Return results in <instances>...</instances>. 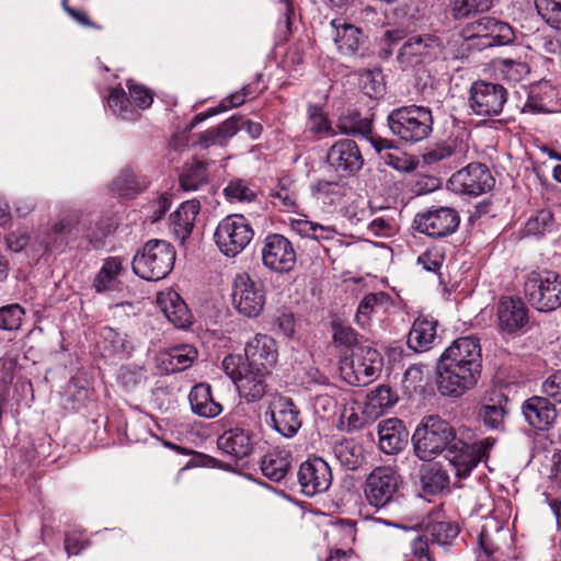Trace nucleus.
<instances>
[{
    "label": "nucleus",
    "instance_id": "58",
    "mask_svg": "<svg viewBox=\"0 0 561 561\" xmlns=\"http://www.w3.org/2000/svg\"><path fill=\"white\" fill-rule=\"evenodd\" d=\"M397 401V397L388 386L377 387L370 394V402L379 408H390Z\"/></svg>",
    "mask_w": 561,
    "mask_h": 561
},
{
    "label": "nucleus",
    "instance_id": "17",
    "mask_svg": "<svg viewBox=\"0 0 561 561\" xmlns=\"http://www.w3.org/2000/svg\"><path fill=\"white\" fill-rule=\"evenodd\" d=\"M327 161L340 176L355 175L364 165V158L352 139L336 140L328 150Z\"/></svg>",
    "mask_w": 561,
    "mask_h": 561
},
{
    "label": "nucleus",
    "instance_id": "60",
    "mask_svg": "<svg viewBox=\"0 0 561 561\" xmlns=\"http://www.w3.org/2000/svg\"><path fill=\"white\" fill-rule=\"evenodd\" d=\"M241 117H230L224 123H221L217 128H215L214 135H219L221 142L225 145L226 141L234 136L238 130L241 128L240 122Z\"/></svg>",
    "mask_w": 561,
    "mask_h": 561
},
{
    "label": "nucleus",
    "instance_id": "22",
    "mask_svg": "<svg viewBox=\"0 0 561 561\" xmlns=\"http://www.w3.org/2000/svg\"><path fill=\"white\" fill-rule=\"evenodd\" d=\"M438 362L462 367L473 364L477 365V368H482V353L479 339L472 335L456 339L440 354Z\"/></svg>",
    "mask_w": 561,
    "mask_h": 561
},
{
    "label": "nucleus",
    "instance_id": "13",
    "mask_svg": "<svg viewBox=\"0 0 561 561\" xmlns=\"http://www.w3.org/2000/svg\"><path fill=\"white\" fill-rule=\"evenodd\" d=\"M232 304L245 317L259 316L265 304L262 284L245 273L238 274L232 285Z\"/></svg>",
    "mask_w": 561,
    "mask_h": 561
},
{
    "label": "nucleus",
    "instance_id": "63",
    "mask_svg": "<svg viewBox=\"0 0 561 561\" xmlns=\"http://www.w3.org/2000/svg\"><path fill=\"white\" fill-rule=\"evenodd\" d=\"M64 546L68 556H77L88 546V541L82 538L81 533L69 531L65 535Z\"/></svg>",
    "mask_w": 561,
    "mask_h": 561
},
{
    "label": "nucleus",
    "instance_id": "57",
    "mask_svg": "<svg viewBox=\"0 0 561 561\" xmlns=\"http://www.w3.org/2000/svg\"><path fill=\"white\" fill-rule=\"evenodd\" d=\"M541 390L547 397L561 403V370L549 375L542 382Z\"/></svg>",
    "mask_w": 561,
    "mask_h": 561
},
{
    "label": "nucleus",
    "instance_id": "30",
    "mask_svg": "<svg viewBox=\"0 0 561 561\" xmlns=\"http://www.w3.org/2000/svg\"><path fill=\"white\" fill-rule=\"evenodd\" d=\"M217 446L222 453L236 459H242L249 456L253 449L250 434L239 427L226 431L221 434L217 439Z\"/></svg>",
    "mask_w": 561,
    "mask_h": 561
},
{
    "label": "nucleus",
    "instance_id": "55",
    "mask_svg": "<svg viewBox=\"0 0 561 561\" xmlns=\"http://www.w3.org/2000/svg\"><path fill=\"white\" fill-rule=\"evenodd\" d=\"M504 415L505 411L500 404H485L480 411L484 425L492 430L502 427Z\"/></svg>",
    "mask_w": 561,
    "mask_h": 561
},
{
    "label": "nucleus",
    "instance_id": "43",
    "mask_svg": "<svg viewBox=\"0 0 561 561\" xmlns=\"http://www.w3.org/2000/svg\"><path fill=\"white\" fill-rule=\"evenodd\" d=\"M535 7L547 24L561 30V0H535Z\"/></svg>",
    "mask_w": 561,
    "mask_h": 561
},
{
    "label": "nucleus",
    "instance_id": "62",
    "mask_svg": "<svg viewBox=\"0 0 561 561\" xmlns=\"http://www.w3.org/2000/svg\"><path fill=\"white\" fill-rule=\"evenodd\" d=\"M503 72L514 81L520 80L525 75L529 72L528 65L520 61H515L513 59H504L502 61Z\"/></svg>",
    "mask_w": 561,
    "mask_h": 561
},
{
    "label": "nucleus",
    "instance_id": "11",
    "mask_svg": "<svg viewBox=\"0 0 561 561\" xmlns=\"http://www.w3.org/2000/svg\"><path fill=\"white\" fill-rule=\"evenodd\" d=\"M85 224L81 222L77 214L67 215L60 218L54 224L50 231L46 234L43 240V244L46 252L62 250L69 242L77 240L83 236L91 243H99L102 238L106 236L105 231L100 234H91L88 231H83Z\"/></svg>",
    "mask_w": 561,
    "mask_h": 561
},
{
    "label": "nucleus",
    "instance_id": "38",
    "mask_svg": "<svg viewBox=\"0 0 561 561\" xmlns=\"http://www.w3.org/2000/svg\"><path fill=\"white\" fill-rule=\"evenodd\" d=\"M333 450L340 463L350 470L357 469L364 460L363 447L353 439L335 444Z\"/></svg>",
    "mask_w": 561,
    "mask_h": 561
},
{
    "label": "nucleus",
    "instance_id": "3",
    "mask_svg": "<svg viewBox=\"0 0 561 561\" xmlns=\"http://www.w3.org/2000/svg\"><path fill=\"white\" fill-rule=\"evenodd\" d=\"M175 262L174 248L164 240H149L133 259V271L146 280H160L169 275Z\"/></svg>",
    "mask_w": 561,
    "mask_h": 561
},
{
    "label": "nucleus",
    "instance_id": "50",
    "mask_svg": "<svg viewBox=\"0 0 561 561\" xmlns=\"http://www.w3.org/2000/svg\"><path fill=\"white\" fill-rule=\"evenodd\" d=\"M337 128L345 135L367 136L371 133V121L368 118H358V115L341 118Z\"/></svg>",
    "mask_w": 561,
    "mask_h": 561
},
{
    "label": "nucleus",
    "instance_id": "47",
    "mask_svg": "<svg viewBox=\"0 0 561 561\" xmlns=\"http://www.w3.org/2000/svg\"><path fill=\"white\" fill-rule=\"evenodd\" d=\"M492 0H451L450 7L456 19L469 16L472 12L488 11Z\"/></svg>",
    "mask_w": 561,
    "mask_h": 561
},
{
    "label": "nucleus",
    "instance_id": "16",
    "mask_svg": "<svg viewBox=\"0 0 561 561\" xmlns=\"http://www.w3.org/2000/svg\"><path fill=\"white\" fill-rule=\"evenodd\" d=\"M263 264L276 273H288L296 264V251L282 234H268L262 247Z\"/></svg>",
    "mask_w": 561,
    "mask_h": 561
},
{
    "label": "nucleus",
    "instance_id": "49",
    "mask_svg": "<svg viewBox=\"0 0 561 561\" xmlns=\"http://www.w3.org/2000/svg\"><path fill=\"white\" fill-rule=\"evenodd\" d=\"M492 18L491 16H482L474 21L467 23L460 32V35L463 39L470 41L474 38L484 39L488 42L490 35V27Z\"/></svg>",
    "mask_w": 561,
    "mask_h": 561
},
{
    "label": "nucleus",
    "instance_id": "33",
    "mask_svg": "<svg viewBox=\"0 0 561 561\" xmlns=\"http://www.w3.org/2000/svg\"><path fill=\"white\" fill-rule=\"evenodd\" d=\"M467 151V142L458 138H449L427 148L422 154V161L424 164L433 165L450 157L460 160L466 157Z\"/></svg>",
    "mask_w": 561,
    "mask_h": 561
},
{
    "label": "nucleus",
    "instance_id": "44",
    "mask_svg": "<svg viewBox=\"0 0 561 561\" xmlns=\"http://www.w3.org/2000/svg\"><path fill=\"white\" fill-rule=\"evenodd\" d=\"M113 188L121 195L128 196L139 192L142 185L135 172L130 168H125L113 181Z\"/></svg>",
    "mask_w": 561,
    "mask_h": 561
},
{
    "label": "nucleus",
    "instance_id": "12",
    "mask_svg": "<svg viewBox=\"0 0 561 561\" xmlns=\"http://www.w3.org/2000/svg\"><path fill=\"white\" fill-rule=\"evenodd\" d=\"M494 179L482 163H469L455 172L448 180V187L457 194L478 196L492 190Z\"/></svg>",
    "mask_w": 561,
    "mask_h": 561
},
{
    "label": "nucleus",
    "instance_id": "46",
    "mask_svg": "<svg viewBox=\"0 0 561 561\" xmlns=\"http://www.w3.org/2000/svg\"><path fill=\"white\" fill-rule=\"evenodd\" d=\"M553 228V215L548 209H541L530 217L526 222L525 230L527 234L542 236Z\"/></svg>",
    "mask_w": 561,
    "mask_h": 561
},
{
    "label": "nucleus",
    "instance_id": "35",
    "mask_svg": "<svg viewBox=\"0 0 561 561\" xmlns=\"http://www.w3.org/2000/svg\"><path fill=\"white\" fill-rule=\"evenodd\" d=\"M290 468L289 455L285 451H272L261 461L262 473L274 482L283 480Z\"/></svg>",
    "mask_w": 561,
    "mask_h": 561
},
{
    "label": "nucleus",
    "instance_id": "41",
    "mask_svg": "<svg viewBox=\"0 0 561 561\" xmlns=\"http://www.w3.org/2000/svg\"><path fill=\"white\" fill-rule=\"evenodd\" d=\"M458 526L448 520L432 522L426 526V536L432 543L449 545L458 535Z\"/></svg>",
    "mask_w": 561,
    "mask_h": 561
},
{
    "label": "nucleus",
    "instance_id": "56",
    "mask_svg": "<svg viewBox=\"0 0 561 561\" xmlns=\"http://www.w3.org/2000/svg\"><path fill=\"white\" fill-rule=\"evenodd\" d=\"M127 87L129 90L130 99L139 108L145 110L151 105L153 101L151 91L142 85L134 83L131 80L127 81Z\"/></svg>",
    "mask_w": 561,
    "mask_h": 561
},
{
    "label": "nucleus",
    "instance_id": "29",
    "mask_svg": "<svg viewBox=\"0 0 561 561\" xmlns=\"http://www.w3.org/2000/svg\"><path fill=\"white\" fill-rule=\"evenodd\" d=\"M201 204L197 199L183 202L170 216V229L174 237L184 242L192 233Z\"/></svg>",
    "mask_w": 561,
    "mask_h": 561
},
{
    "label": "nucleus",
    "instance_id": "25",
    "mask_svg": "<svg viewBox=\"0 0 561 561\" xmlns=\"http://www.w3.org/2000/svg\"><path fill=\"white\" fill-rule=\"evenodd\" d=\"M379 448L382 453L393 455L408 444L409 433L401 420L391 417L378 424Z\"/></svg>",
    "mask_w": 561,
    "mask_h": 561
},
{
    "label": "nucleus",
    "instance_id": "36",
    "mask_svg": "<svg viewBox=\"0 0 561 561\" xmlns=\"http://www.w3.org/2000/svg\"><path fill=\"white\" fill-rule=\"evenodd\" d=\"M421 482L423 490L433 495L448 490L450 483L449 476L437 463L422 467Z\"/></svg>",
    "mask_w": 561,
    "mask_h": 561
},
{
    "label": "nucleus",
    "instance_id": "7",
    "mask_svg": "<svg viewBox=\"0 0 561 561\" xmlns=\"http://www.w3.org/2000/svg\"><path fill=\"white\" fill-rule=\"evenodd\" d=\"M254 231L242 215H229L221 219L215 230L214 239L219 251L234 257L240 254L253 239Z\"/></svg>",
    "mask_w": 561,
    "mask_h": 561
},
{
    "label": "nucleus",
    "instance_id": "2",
    "mask_svg": "<svg viewBox=\"0 0 561 561\" xmlns=\"http://www.w3.org/2000/svg\"><path fill=\"white\" fill-rule=\"evenodd\" d=\"M388 126L400 140L415 144L426 139L433 130L432 111L425 106L407 105L392 110Z\"/></svg>",
    "mask_w": 561,
    "mask_h": 561
},
{
    "label": "nucleus",
    "instance_id": "45",
    "mask_svg": "<svg viewBox=\"0 0 561 561\" xmlns=\"http://www.w3.org/2000/svg\"><path fill=\"white\" fill-rule=\"evenodd\" d=\"M490 23V35L488 42L482 43L483 46L506 45L514 41V31L507 23L497 21L494 18H492Z\"/></svg>",
    "mask_w": 561,
    "mask_h": 561
},
{
    "label": "nucleus",
    "instance_id": "18",
    "mask_svg": "<svg viewBox=\"0 0 561 561\" xmlns=\"http://www.w3.org/2000/svg\"><path fill=\"white\" fill-rule=\"evenodd\" d=\"M268 411L274 430L284 437L295 436L301 427L300 412L290 398L280 394L272 396Z\"/></svg>",
    "mask_w": 561,
    "mask_h": 561
},
{
    "label": "nucleus",
    "instance_id": "42",
    "mask_svg": "<svg viewBox=\"0 0 561 561\" xmlns=\"http://www.w3.org/2000/svg\"><path fill=\"white\" fill-rule=\"evenodd\" d=\"M107 102L112 112L125 121H134L139 115L122 88L111 89Z\"/></svg>",
    "mask_w": 561,
    "mask_h": 561
},
{
    "label": "nucleus",
    "instance_id": "52",
    "mask_svg": "<svg viewBox=\"0 0 561 561\" xmlns=\"http://www.w3.org/2000/svg\"><path fill=\"white\" fill-rule=\"evenodd\" d=\"M297 225L300 232L317 240H332L336 234L335 229L331 226H323L308 220L298 221Z\"/></svg>",
    "mask_w": 561,
    "mask_h": 561
},
{
    "label": "nucleus",
    "instance_id": "32",
    "mask_svg": "<svg viewBox=\"0 0 561 561\" xmlns=\"http://www.w3.org/2000/svg\"><path fill=\"white\" fill-rule=\"evenodd\" d=\"M268 201L280 211H295L298 208V194L295 181L289 175L278 178L270 190Z\"/></svg>",
    "mask_w": 561,
    "mask_h": 561
},
{
    "label": "nucleus",
    "instance_id": "48",
    "mask_svg": "<svg viewBox=\"0 0 561 561\" xmlns=\"http://www.w3.org/2000/svg\"><path fill=\"white\" fill-rule=\"evenodd\" d=\"M224 193L228 199L238 202H251L256 196L255 190L241 179L231 180Z\"/></svg>",
    "mask_w": 561,
    "mask_h": 561
},
{
    "label": "nucleus",
    "instance_id": "20",
    "mask_svg": "<svg viewBox=\"0 0 561 561\" xmlns=\"http://www.w3.org/2000/svg\"><path fill=\"white\" fill-rule=\"evenodd\" d=\"M394 307V300L389 294L369 293L360 300L355 321L360 328L369 329L373 322L383 323Z\"/></svg>",
    "mask_w": 561,
    "mask_h": 561
},
{
    "label": "nucleus",
    "instance_id": "5",
    "mask_svg": "<svg viewBox=\"0 0 561 561\" xmlns=\"http://www.w3.org/2000/svg\"><path fill=\"white\" fill-rule=\"evenodd\" d=\"M524 293L536 310L553 311L561 307V275L552 271H531L525 276Z\"/></svg>",
    "mask_w": 561,
    "mask_h": 561
},
{
    "label": "nucleus",
    "instance_id": "40",
    "mask_svg": "<svg viewBox=\"0 0 561 561\" xmlns=\"http://www.w3.org/2000/svg\"><path fill=\"white\" fill-rule=\"evenodd\" d=\"M122 270L123 265L119 257L106 259L94 279V287L96 291L101 293L111 289Z\"/></svg>",
    "mask_w": 561,
    "mask_h": 561
},
{
    "label": "nucleus",
    "instance_id": "34",
    "mask_svg": "<svg viewBox=\"0 0 561 561\" xmlns=\"http://www.w3.org/2000/svg\"><path fill=\"white\" fill-rule=\"evenodd\" d=\"M101 347L105 357L117 356L127 358L131 355L133 344L126 335L112 328H104L101 331Z\"/></svg>",
    "mask_w": 561,
    "mask_h": 561
},
{
    "label": "nucleus",
    "instance_id": "53",
    "mask_svg": "<svg viewBox=\"0 0 561 561\" xmlns=\"http://www.w3.org/2000/svg\"><path fill=\"white\" fill-rule=\"evenodd\" d=\"M308 127L313 134L328 133L334 135L331 130L330 123L324 115L322 108L318 105H310L308 107Z\"/></svg>",
    "mask_w": 561,
    "mask_h": 561
},
{
    "label": "nucleus",
    "instance_id": "31",
    "mask_svg": "<svg viewBox=\"0 0 561 561\" xmlns=\"http://www.w3.org/2000/svg\"><path fill=\"white\" fill-rule=\"evenodd\" d=\"M188 401L192 411L202 417L213 419L222 411L221 404L213 398L211 387L205 382L197 383L191 389Z\"/></svg>",
    "mask_w": 561,
    "mask_h": 561
},
{
    "label": "nucleus",
    "instance_id": "19",
    "mask_svg": "<svg viewBox=\"0 0 561 561\" xmlns=\"http://www.w3.org/2000/svg\"><path fill=\"white\" fill-rule=\"evenodd\" d=\"M298 482L301 492L307 496L323 493L332 483L331 468L322 458L308 459L300 465Z\"/></svg>",
    "mask_w": 561,
    "mask_h": 561
},
{
    "label": "nucleus",
    "instance_id": "14",
    "mask_svg": "<svg viewBox=\"0 0 561 561\" xmlns=\"http://www.w3.org/2000/svg\"><path fill=\"white\" fill-rule=\"evenodd\" d=\"M507 101V90L493 82L476 81L470 88V108L481 116L499 115Z\"/></svg>",
    "mask_w": 561,
    "mask_h": 561
},
{
    "label": "nucleus",
    "instance_id": "21",
    "mask_svg": "<svg viewBox=\"0 0 561 561\" xmlns=\"http://www.w3.org/2000/svg\"><path fill=\"white\" fill-rule=\"evenodd\" d=\"M330 38L336 50L345 57H355L365 43V35L360 27L344 18L332 19L330 22Z\"/></svg>",
    "mask_w": 561,
    "mask_h": 561
},
{
    "label": "nucleus",
    "instance_id": "1",
    "mask_svg": "<svg viewBox=\"0 0 561 561\" xmlns=\"http://www.w3.org/2000/svg\"><path fill=\"white\" fill-rule=\"evenodd\" d=\"M412 442L416 457L423 461H431L443 453L458 478L469 476L495 444L492 437L468 443L457 437L449 423L438 415L424 417L416 427Z\"/></svg>",
    "mask_w": 561,
    "mask_h": 561
},
{
    "label": "nucleus",
    "instance_id": "9",
    "mask_svg": "<svg viewBox=\"0 0 561 561\" xmlns=\"http://www.w3.org/2000/svg\"><path fill=\"white\" fill-rule=\"evenodd\" d=\"M401 478L391 467H377L366 478L364 493L368 503L381 508L397 500Z\"/></svg>",
    "mask_w": 561,
    "mask_h": 561
},
{
    "label": "nucleus",
    "instance_id": "28",
    "mask_svg": "<svg viewBox=\"0 0 561 561\" xmlns=\"http://www.w3.org/2000/svg\"><path fill=\"white\" fill-rule=\"evenodd\" d=\"M438 322L433 318L417 317L408 334V346L414 352L431 350L437 339Z\"/></svg>",
    "mask_w": 561,
    "mask_h": 561
},
{
    "label": "nucleus",
    "instance_id": "61",
    "mask_svg": "<svg viewBox=\"0 0 561 561\" xmlns=\"http://www.w3.org/2000/svg\"><path fill=\"white\" fill-rule=\"evenodd\" d=\"M443 261L444 257L437 250H427L417 257V263L428 272H437Z\"/></svg>",
    "mask_w": 561,
    "mask_h": 561
},
{
    "label": "nucleus",
    "instance_id": "59",
    "mask_svg": "<svg viewBox=\"0 0 561 561\" xmlns=\"http://www.w3.org/2000/svg\"><path fill=\"white\" fill-rule=\"evenodd\" d=\"M333 340L335 343L344 346H351L356 342V332L343 323L334 322L332 324Z\"/></svg>",
    "mask_w": 561,
    "mask_h": 561
},
{
    "label": "nucleus",
    "instance_id": "26",
    "mask_svg": "<svg viewBox=\"0 0 561 561\" xmlns=\"http://www.w3.org/2000/svg\"><path fill=\"white\" fill-rule=\"evenodd\" d=\"M526 422L534 428L543 431L553 423L557 413L554 405L543 397H531L522 407Z\"/></svg>",
    "mask_w": 561,
    "mask_h": 561
},
{
    "label": "nucleus",
    "instance_id": "10",
    "mask_svg": "<svg viewBox=\"0 0 561 561\" xmlns=\"http://www.w3.org/2000/svg\"><path fill=\"white\" fill-rule=\"evenodd\" d=\"M442 41L432 34L410 36L400 47L397 59L403 68L431 62L443 54Z\"/></svg>",
    "mask_w": 561,
    "mask_h": 561
},
{
    "label": "nucleus",
    "instance_id": "8",
    "mask_svg": "<svg viewBox=\"0 0 561 561\" xmlns=\"http://www.w3.org/2000/svg\"><path fill=\"white\" fill-rule=\"evenodd\" d=\"M481 371L473 364L462 367L437 362V388L443 396L459 398L478 385Z\"/></svg>",
    "mask_w": 561,
    "mask_h": 561
},
{
    "label": "nucleus",
    "instance_id": "23",
    "mask_svg": "<svg viewBox=\"0 0 561 561\" xmlns=\"http://www.w3.org/2000/svg\"><path fill=\"white\" fill-rule=\"evenodd\" d=\"M497 325L502 332H522L529 322L528 308L519 298L502 297L497 304Z\"/></svg>",
    "mask_w": 561,
    "mask_h": 561
},
{
    "label": "nucleus",
    "instance_id": "37",
    "mask_svg": "<svg viewBox=\"0 0 561 561\" xmlns=\"http://www.w3.org/2000/svg\"><path fill=\"white\" fill-rule=\"evenodd\" d=\"M207 181V164L202 161L186 163L180 174V186L186 192L199 190Z\"/></svg>",
    "mask_w": 561,
    "mask_h": 561
},
{
    "label": "nucleus",
    "instance_id": "39",
    "mask_svg": "<svg viewBox=\"0 0 561 561\" xmlns=\"http://www.w3.org/2000/svg\"><path fill=\"white\" fill-rule=\"evenodd\" d=\"M164 356L163 362L169 363L171 371H182L192 366L197 357V351L192 345L182 344L170 348Z\"/></svg>",
    "mask_w": 561,
    "mask_h": 561
},
{
    "label": "nucleus",
    "instance_id": "64",
    "mask_svg": "<svg viewBox=\"0 0 561 561\" xmlns=\"http://www.w3.org/2000/svg\"><path fill=\"white\" fill-rule=\"evenodd\" d=\"M535 45L537 49L547 55L561 54V42L550 35H539L536 37Z\"/></svg>",
    "mask_w": 561,
    "mask_h": 561
},
{
    "label": "nucleus",
    "instance_id": "4",
    "mask_svg": "<svg viewBox=\"0 0 561 561\" xmlns=\"http://www.w3.org/2000/svg\"><path fill=\"white\" fill-rule=\"evenodd\" d=\"M222 369L247 401H259L266 393V377L271 370L252 368L245 364L241 355L233 354L224 358Z\"/></svg>",
    "mask_w": 561,
    "mask_h": 561
},
{
    "label": "nucleus",
    "instance_id": "54",
    "mask_svg": "<svg viewBox=\"0 0 561 561\" xmlns=\"http://www.w3.org/2000/svg\"><path fill=\"white\" fill-rule=\"evenodd\" d=\"M368 230L376 237H390L397 232L398 225L393 217L379 216L370 221Z\"/></svg>",
    "mask_w": 561,
    "mask_h": 561
},
{
    "label": "nucleus",
    "instance_id": "6",
    "mask_svg": "<svg viewBox=\"0 0 561 561\" xmlns=\"http://www.w3.org/2000/svg\"><path fill=\"white\" fill-rule=\"evenodd\" d=\"M380 353L367 345H356L350 356L340 362L343 379L352 386H366L371 382L382 368Z\"/></svg>",
    "mask_w": 561,
    "mask_h": 561
},
{
    "label": "nucleus",
    "instance_id": "51",
    "mask_svg": "<svg viewBox=\"0 0 561 561\" xmlns=\"http://www.w3.org/2000/svg\"><path fill=\"white\" fill-rule=\"evenodd\" d=\"M23 316L24 310L18 304L0 308V328L10 331L19 329L21 327Z\"/></svg>",
    "mask_w": 561,
    "mask_h": 561
},
{
    "label": "nucleus",
    "instance_id": "27",
    "mask_svg": "<svg viewBox=\"0 0 561 561\" xmlns=\"http://www.w3.org/2000/svg\"><path fill=\"white\" fill-rule=\"evenodd\" d=\"M157 304L165 318L175 328L185 329L192 323V314L178 293L173 290L160 293Z\"/></svg>",
    "mask_w": 561,
    "mask_h": 561
},
{
    "label": "nucleus",
    "instance_id": "15",
    "mask_svg": "<svg viewBox=\"0 0 561 561\" xmlns=\"http://www.w3.org/2000/svg\"><path fill=\"white\" fill-rule=\"evenodd\" d=\"M458 213L450 207H438L420 213L414 218L417 231L432 238H443L451 234L459 226Z\"/></svg>",
    "mask_w": 561,
    "mask_h": 561
},
{
    "label": "nucleus",
    "instance_id": "24",
    "mask_svg": "<svg viewBox=\"0 0 561 561\" xmlns=\"http://www.w3.org/2000/svg\"><path fill=\"white\" fill-rule=\"evenodd\" d=\"M244 354L247 365L265 370H271L278 358L276 342L265 334H256L245 345Z\"/></svg>",
    "mask_w": 561,
    "mask_h": 561
}]
</instances>
